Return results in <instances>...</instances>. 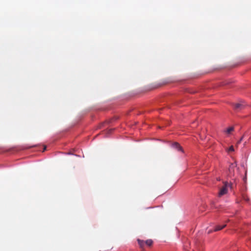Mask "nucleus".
<instances>
[{"instance_id":"nucleus-1","label":"nucleus","mask_w":251,"mask_h":251,"mask_svg":"<svg viewBox=\"0 0 251 251\" xmlns=\"http://www.w3.org/2000/svg\"><path fill=\"white\" fill-rule=\"evenodd\" d=\"M228 186V184L227 182H224V185L221 188L219 192V196L221 197L225 194H226L227 192V187Z\"/></svg>"},{"instance_id":"nucleus-2","label":"nucleus","mask_w":251,"mask_h":251,"mask_svg":"<svg viewBox=\"0 0 251 251\" xmlns=\"http://www.w3.org/2000/svg\"><path fill=\"white\" fill-rule=\"evenodd\" d=\"M172 147L176 149L178 151H181L182 152L183 151L182 147L180 146V145L178 143L176 142L173 143L172 144Z\"/></svg>"},{"instance_id":"nucleus-3","label":"nucleus","mask_w":251,"mask_h":251,"mask_svg":"<svg viewBox=\"0 0 251 251\" xmlns=\"http://www.w3.org/2000/svg\"><path fill=\"white\" fill-rule=\"evenodd\" d=\"M137 242L140 246V248L142 249V251H144V246L145 244V242L144 240H141V239H137Z\"/></svg>"},{"instance_id":"nucleus-4","label":"nucleus","mask_w":251,"mask_h":251,"mask_svg":"<svg viewBox=\"0 0 251 251\" xmlns=\"http://www.w3.org/2000/svg\"><path fill=\"white\" fill-rule=\"evenodd\" d=\"M226 224H224L223 225H218V226H216L215 227V228L214 229L213 231H219V230H220L221 229H222L223 228H224V227H225L226 226Z\"/></svg>"},{"instance_id":"nucleus-5","label":"nucleus","mask_w":251,"mask_h":251,"mask_svg":"<svg viewBox=\"0 0 251 251\" xmlns=\"http://www.w3.org/2000/svg\"><path fill=\"white\" fill-rule=\"evenodd\" d=\"M243 106V105L241 103H236L234 104V108L236 110L241 109Z\"/></svg>"},{"instance_id":"nucleus-6","label":"nucleus","mask_w":251,"mask_h":251,"mask_svg":"<svg viewBox=\"0 0 251 251\" xmlns=\"http://www.w3.org/2000/svg\"><path fill=\"white\" fill-rule=\"evenodd\" d=\"M145 244L147 246H149V247H151V246H152V243H153V241L151 239H148V240H146V241H145Z\"/></svg>"},{"instance_id":"nucleus-7","label":"nucleus","mask_w":251,"mask_h":251,"mask_svg":"<svg viewBox=\"0 0 251 251\" xmlns=\"http://www.w3.org/2000/svg\"><path fill=\"white\" fill-rule=\"evenodd\" d=\"M234 130V127L231 126V127H229V128H228L226 132V133L227 134H230L232 131H233Z\"/></svg>"},{"instance_id":"nucleus-8","label":"nucleus","mask_w":251,"mask_h":251,"mask_svg":"<svg viewBox=\"0 0 251 251\" xmlns=\"http://www.w3.org/2000/svg\"><path fill=\"white\" fill-rule=\"evenodd\" d=\"M235 167V165L233 164H232L230 166V168H229V171L231 172V170L232 169H233L234 167Z\"/></svg>"},{"instance_id":"nucleus-9","label":"nucleus","mask_w":251,"mask_h":251,"mask_svg":"<svg viewBox=\"0 0 251 251\" xmlns=\"http://www.w3.org/2000/svg\"><path fill=\"white\" fill-rule=\"evenodd\" d=\"M229 151H234V148H233V146H231L229 147V150H228Z\"/></svg>"},{"instance_id":"nucleus-10","label":"nucleus","mask_w":251,"mask_h":251,"mask_svg":"<svg viewBox=\"0 0 251 251\" xmlns=\"http://www.w3.org/2000/svg\"><path fill=\"white\" fill-rule=\"evenodd\" d=\"M243 137H242L241 138V139H240V140H239V141H238V142H237V144H240V143L241 142V141H242V140H243Z\"/></svg>"},{"instance_id":"nucleus-11","label":"nucleus","mask_w":251,"mask_h":251,"mask_svg":"<svg viewBox=\"0 0 251 251\" xmlns=\"http://www.w3.org/2000/svg\"><path fill=\"white\" fill-rule=\"evenodd\" d=\"M214 231L213 230H209L207 232L208 234H210L212 232Z\"/></svg>"},{"instance_id":"nucleus-12","label":"nucleus","mask_w":251,"mask_h":251,"mask_svg":"<svg viewBox=\"0 0 251 251\" xmlns=\"http://www.w3.org/2000/svg\"><path fill=\"white\" fill-rule=\"evenodd\" d=\"M112 130H113L112 129H110L109 130H108V131L109 132H112Z\"/></svg>"},{"instance_id":"nucleus-13","label":"nucleus","mask_w":251,"mask_h":251,"mask_svg":"<svg viewBox=\"0 0 251 251\" xmlns=\"http://www.w3.org/2000/svg\"><path fill=\"white\" fill-rule=\"evenodd\" d=\"M46 147H45L44 149V151L46 150Z\"/></svg>"}]
</instances>
